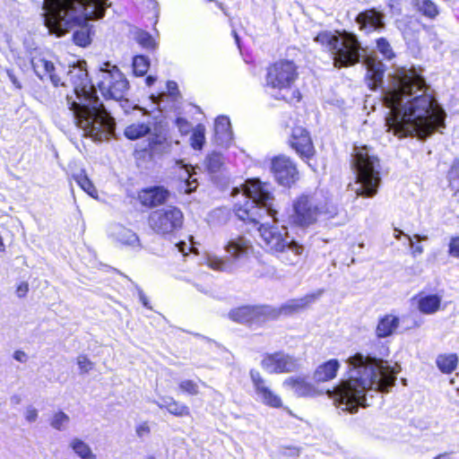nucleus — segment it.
<instances>
[{"label": "nucleus", "instance_id": "nucleus-43", "mask_svg": "<svg viewBox=\"0 0 459 459\" xmlns=\"http://www.w3.org/2000/svg\"><path fill=\"white\" fill-rule=\"evenodd\" d=\"M447 178L452 190L459 192V161H455L451 166Z\"/></svg>", "mask_w": 459, "mask_h": 459}, {"label": "nucleus", "instance_id": "nucleus-42", "mask_svg": "<svg viewBox=\"0 0 459 459\" xmlns=\"http://www.w3.org/2000/svg\"><path fill=\"white\" fill-rule=\"evenodd\" d=\"M204 127L202 125L197 126L191 135V146L195 150H201L205 142Z\"/></svg>", "mask_w": 459, "mask_h": 459}, {"label": "nucleus", "instance_id": "nucleus-24", "mask_svg": "<svg viewBox=\"0 0 459 459\" xmlns=\"http://www.w3.org/2000/svg\"><path fill=\"white\" fill-rule=\"evenodd\" d=\"M215 142L218 145L227 147L232 140L230 121L228 117L220 116L214 125Z\"/></svg>", "mask_w": 459, "mask_h": 459}, {"label": "nucleus", "instance_id": "nucleus-40", "mask_svg": "<svg viewBox=\"0 0 459 459\" xmlns=\"http://www.w3.org/2000/svg\"><path fill=\"white\" fill-rule=\"evenodd\" d=\"M132 66L136 76H143L150 67L149 58L142 55L135 56L133 59Z\"/></svg>", "mask_w": 459, "mask_h": 459}, {"label": "nucleus", "instance_id": "nucleus-3", "mask_svg": "<svg viewBox=\"0 0 459 459\" xmlns=\"http://www.w3.org/2000/svg\"><path fill=\"white\" fill-rule=\"evenodd\" d=\"M349 377L342 380L333 389L327 390L328 396L335 406L350 413L366 407L369 391L387 393L394 385L400 367L391 366L387 361L361 353H356L347 359Z\"/></svg>", "mask_w": 459, "mask_h": 459}, {"label": "nucleus", "instance_id": "nucleus-9", "mask_svg": "<svg viewBox=\"0 0 459 459\" xmlns=\"http://www.w3.org/2000/svg\"><path fill=\"white\" fill-rule=\"evenodd\" d=\"M299 76L297 66L292 61L281 60L267 70L265 91L275 100L290 101L299 99V92L293 89Z\"/></svg>", "mask_w": 459, "mask_h": 459}, {"label": "nucleus", "instance_id": "nucleus-12", "mask_svg": "<svg viewBox=\"0 0 459 459\" xmlns=\"http://www.w3.org/2000/svg\"><path fill=\"white\" fill-rule=\"evenodd\" d=\"M183 219V213L178 208L167 206L151 212L149 225L156 233L166 235L179 230Z\"/></svg>", "mask_w": 459, "mask_h": 459}, {"label": "nucleus", "instance_id": "nucleus-51", "mask_svg": "<svg viewBox=\"0 0 459 459\" xmlns=\"http://www.w3.org/2000/svg\"><path fill=\"white\" fill-rule=\"evenodd\" d=\"M38 418V411L34 407H28L25 411V419L29 422H34Z\"/></svg>", "mask_w": 459, "mask_h": 459}, {"label": "nucleus", "instance_id": "nucleus-29", "mask_svg": "<svg viewBox=\"0 0 459 459\" xmlns=\"http://www.w3.org/2000/svg\"><path fill=\"white\" fill-rule=\"evenodd\" d=\"M110 235L117 242L132 247L139 246L138 236L131 230L121 225H115L110 230Z\"/></svg>", "mask_w": 459, "mask_h": 459}, {"label": "nucleus", "instance_id": "nucleus-39", "mask_svg": "<svg viewBox=\"0 0 459 459\" xmlns=\"http://www.w3.org/2000/svg\"><path fill=\"white\" fill-rule=\"evenodd\" d=\"M417 9L429 18H435L438 14L437 5L430 0H414Z\"/></svg>", "mask_w": 459, "mask_h": 459}, {"label": "nucleus", "instance_id": "nucleus-48", "mask_svg": "<svg viewBox=\"0 0 459 459\" xmlns=\"http://www.w3.org/2000/svg\"><path fill=\"white\" fill-rule=\"evenodd\" d=\"M449 254L459 258V237L452 238L449 244Z\"/></svg>", "mask_w": 459, "mask_h": 459}, {"label": "nucleus", "instance_id": "nucleus-19", "mask_svg": "<svg viewBox=\"0 0 459 459\" xmlns=\"http://www.w3.org/2000/svg\"><path fill=\"white\" fill-rule=\"evenodd\" d=\"M356 22L360 30L367 32L380 30L385 28L384 14L376 9H369L359 13L356 17Z\"/></svg>", "mask_w": 459, "mask_h": 459}, {"label": "nucleus", "instance_id": "nucleus-57", "mask_svg": "<svg viewBox=\"0 0 459 459\" xmlns=\"http://www.w3.org/2000/svg\"><path fill=\"white\" fill-rule=\"evenodd\" d=\"M287 451H288V455H291V456H299V449H297L295 447L288 448Z\"/></svg>", "mask_w": 459, "mask_h": 459}, {"label": "nucleus", "instance_id": "nucleus-36", "mask_svg": "<svg viewBox=\"0 0 459 459\" xmlns=\"http://www.w3.org/2000/svg\"><path fill=\"white\" fill-rule=\"evenodd\" d=\"M164 98L169 99L171 100V104L163 105L166 108H178V105L181 100V94L179 92L178 83L174 81H169L167 82V91L164 92Z\"/></svg>", "mask_w": 459, "mask_h": 459}, {"label": "nucleus", "instance_id": "nucleus-7", "mask_svg": "<svg viewBox=\"0 0 459 459\" xmlns=\"http://www.w3.org/2000/svg\"><path fill=\"white\" fill-rule=\"evenodd\" d=\"M352 165L356 174V194L365 197L374 196L381 183L379 160L369 153L368 146H355Z\"/></svg>", "mask_w": 459, "mask_h": 459}, {"label": "nucleus", "instance_id": "nucleus-47", "mask_svg": "<svg viewBox=\"0 0 459 459\" xmlns=\"http://www.w3.org/2000/svg\"><path fill=\"white\" fill-rule=\"evenodd\" d=\"M77 364L82 373H88L93 368V363L84 355L77 358Z\"/></svg>", "mask_w": 459, "mask_h": 459}, {"label": "nucleus", "instance_id": "nucleus-38", "mask_svg": "<svg viewBox=\"0 0 459 459\" xmlns=\"http://www.w3.org/2000/svg\"><path fill=\"white\" fill-rule=\"evenodd\" d=\"M78 186L86 192L89 195L95 197L97 195V190L91 181L89 179L84 171H81L78 174L73 176Z\"/></svg>", "mask_w": 459, "mask_h": 459}, {"label": "nucleus", "instance_id": "nucleus-37", "mask_svg": "<svg viewBox=\"0 0 459 459\" xmlns=\"http://www.w3.org/2000/svg\"><path fill=\"white\" fill-rule=\"evenodd\" d=\"M402 235H403L407 238L409 246L411 248V252H412V255L414 256L422 254L423 247L421 246H420V245L415 246L414 243H413V239H415L417 241L426 240L427 239V236H420L419 234H415L411 238L409 235L403 234V232L401 230H398V229L394 230V236L395 238L400 239Z\"/></svg>", "mask_w": 459, "mask_h": 459}, {"label": "nucleus", "instance_id": "nucleus-61", "mask_svg": "<svg viewBox=\"0 0 459 459\" xmlns=\"http://www.w3.org/2000/svg\"><path fill=\"white\" fill-rule=\"evenodd\" d=\"M238 194H240V191L238 188L233 189V191H232L233 195H238Z\"/></svg>", "mask_w": 459, "mask_h": 459}, {"label": "nucleus", "instance_id": "nucleus-46", "mask_svg": "<svg viewBox=\"0 0 459 459\" xmlns=\"http://www.w3.org/2000/svg\"><path fill=\"white\" fill-rule=\"evenodd\" d=\"M152 102L158 106V108L160 111H169V110H174L178 108H172V107H163V105H169L171 104V100L169 99L164 98V92L159 94L158 96H152Z\"/></svg>", "mask_w": 459, "mask_h": 459}, {"label": "nucleus", "instance_id": "nucleus-20", "mask_svg": "<svg viewBox=\"0 0 459 459\" xmlns=\"http://www.w3.org/2000/svg\"><path fill=\"white\" fill-rule=\"evenodd\" d=\"M282 385L299 397H313L320 394L315 385L303 377H290L283 381Z\"/></svg>", "mask_w": 459, "mask_h": 459}, {"label": "nucleus", "instance_id": "nucleus-60", "mask_svg": "<svg viewBox=\"0 0 459 459\" xmlns=\"http://www.w3.org/2000/svg\"><path fill=\"white\" fill-rule=\"evenodd\" d=\"M233 34H234L235 41H236V43H237V45H238V48H240V45H239V38H238V34H237L235 31H233Z\"/></svg>", "mask_w": 459, "mask_h": 459}, {"label": "nucleus", "instance_id": "nucleus-23", "mask_svg": "<svg viewBox=\"0 0 459 459\" xmlns=\"http://www.w3.org/2000/svg\"><path fill=\"white\" fill-rule=\"evenodd\" d=\"M169 195V192L161 186H153L143 189L139 194L141 203L145 206H156L163 204Z\"/></svg>", "mask_w": 459, "mask_h": 459}, {"label": "nucleus", "instance_id": "nucleus-31", "mask_svg": "<svg viewBox=\"0 0 459 459\" xmlns=\"http://www.w3.org/2000/svg\"><path fill=\"white\" fill-rule=\"evenodd\" d=\"M458 356L455 353H443L437 355L436 365L444 374H450L455 370L458 365Z\"/></svg>", "mask_w": 459, "mask_h": 459}, {"label": "nucleus", "instance_id": "nucleus-26", "mask_svg": "<svg viewBox=\"0 0 459 459\" xmlns=\"http://www.w3.org/2000/svg\"><path fill=\"white\" fill-rule=\"evenodd\" d=\"M152 126L153 123L149 117L143 121H135L125 128L124 135L129 140L140 139L151 133Z\"/></svg>", "mask_w": 459, "mask_h": 459}, {"label": "nucleus", "instance_id": "nucleus-32", "mask_svg": "<svg viewBox=\"0 0 459 459\" xmlns=\"http://www.w3.org/2000/svg\"><path fill=\"white\" fill-rule=\"evenodd\" d=\"M69 446L81 459H96L91 446L79 437H74Z\"/></svg>", "mask_w": 459, "mask_h": 459}, {"label": "nucleus", "instance_id": "nucleus-18", "mask_svg": "<svg viewBox=\"0 0 459 459\" xmlns=\"http://www.w3.org/2000/svg\"><path fill=\"white\" fill-rule=\"evenodd\" d=\"M273 310L269 307L245 306L230 312V317L238 323L259 322L261 316H269Z\"/></svg>", "mask_w": 459, "mask_h": 459}, {"label": "nucleus", "instance_id": "nucleus-64", "mask_svg": "<svg viewBox=\"0 0 459 459\" xmlns=\"http://www.w3.org/2000/svg\"><path fill=\"white\" fill-rule=\"evenodd\" d=\"M218 5L220 6V8L222 10V4L221 3L218 4Z\"/></svg>", "mask_w": 459, "mask_h": 459}, {"label": "nucleus", "instance_id": "nucleus-59", "mask_svg": "<svg viewBox=\"0 0 459 459\" xmlns=\"http://www.w3.org/2000/svg\"><path fill=\"white\" fill-rule=\"evenodd\" d=\"M195 288H196L199 291H201V292H204V293H207V292H208V290H207L206 289H204L203 287H201V286H200V285H198V284H195Z\"/></svg>", "mask_w": 459, "mask_h": 459}, {"label": "nucleus", "instance_id": "nucleus-28", "mask_svg": "<svg viewBox=\"0 0 459 459\" xmlns=\"http://www.w3.org/2000/svg\"><path fill=\"white\" fill-rule=\"evenodd\" d=\"M340 368V363L333 359L319 365L314 372V379L316 382H326L333 379Z\"/></svg>", "mask_w": 459, "mask_h": 459}, {"label": "nucleus", "instance_id": "nucleus-34", "mask_svg": "<svg viewBox=\"0 0 459 459\" xmlns=\"http://www.w3.org/2000/svg\"><path fill=\"white\" fill-rule=\"evenodd\" d=\"M177 163L183 169V173L180 175V177L185 180V192H193L197 186V180L195 178H192L193 175L195 174L194 168L190 165L184 164L182 160L178 161Z\"/></svg>", "mask_w": 459, "mask_h": 459}, {"label": "nucleus", "instance_id": "nucleus-14", "mask_svg": "<svg viewBox=\"0 0 459 459\" xmlns=\"http://www.w3.org/2000/svg\"><path fill=\"white\" fill-rule=\"evenodd\" d=\"M250 378L254 386L256 401L272 408L282 406L281 398L270 387L268 382L255 369L250 370Z\"/></svg>", "mask_w": 459, "mask_h": 459}, {"label": "nucleus", "instance_id": "nucleus-45", "mask_svg": "<svg viewBox=\"0 0 459 459\" xmlns=\"http://www.w3.org/2000/svg\"><path fill=\"white\" fill-rule=\"evenodd\" d=\"M178 387L181 392L188 394L190 395H196L199 394V386L197 383L190 379H185L180 381Z\"/></svg>", "mask_w": 459, "mask_h": 459}, {"label": "nucleus", "instance_id": "nucleus-55", "mask_svg": "<svg viewBox=\"0 0 459 459\" xmlns=\"http://www.w3.org/2000/svg\"><path fill=\"white\" fill-rule=\"evenodd\" d=\"M139 299L141 300V302L143 303V305L146 307H149V303H148V299L147 297L143 294V291H140L139 292Z\"/></svg>", "mask_w": 459, "mask_h": 459}, {"label": "nucleus", "instance_id": "nucleus-15", "mask_svg": "<svg viewBox=\"0 0 459 459\" xmlns=\"http://www.w3.org/2000/svg\"><path fill=\"white\" fill-rule=\"evenodd\" d=\"M271 170L276 181L285 186L294 184L299 178V171L293 161L284 155L274 157L271 162Z\"/></svg>", "mask_w": 459, "mask_h": 459}, {"label": "nucleus", "instance_id": "nucleus-16", "mask_svg": "<svg viewBox=\"0 0 459 459\" xmlns=\"http://www.w3.org/2000/svg\"><path fill=\"white\" fill-rule=\"evenodd\" d=\"M290 145L303 160L309 159L314 155L315 150L307 131L301 126H295L292 129Z\"/></svg>", "mask_w": 459, "mask_h": 459}, {"label": "nucleus", "instance_id": "nucleus-6", "mask_svg": "<svg viewBox=\"0 0 459 459\" xmlns=\"http://www.w3.org/2000/svg\"><path fill=\"white\" fill-rule=\"evenodd\" d=\"M338 213L337 206L323 192L299 196L293 203V213L289 215L290 224L308 227L318 220H329Z\"/></svg>", "mask_w": 459, "mask_h": 459}, {"label": "nucleus", "instance_id": "nucleus-44", "mask_svg": "<svg viewBox=\"0 0 459 459\" xmlns=\"http://www.w3.org/2000/svg\"><path fill=\"white\" fill-rule=\"evenodd\" d=\"M377 48L385 58L390 60L394 56V53L389 42L385 38H379L377 40Z\"/></svg>", "mask_w": 459, "mask_h": 459}, {"label": "nucleus", "instance_id": "nucleus-4", "mask_svg": "<svg viewBox=\"0 0 459 459\" xmlns=\"http://www.w3.org/2000/svg\"><path fill=\"white\" fill-rule=\"evenodd\" d=\"M75 100L67 96V105L76 126L85 136L102 142L109 139L115 131V121L96 94L88 78L86 63L73 66L67 74Z\"/></svg>", "mask_w": 459, "mask_h": 459}, {"label": "nucleus", "instance_id": "nucleus-1", "mask_svg": "<svg viewBox=\"0 0 459 459\" xmlns=\"http://www.w3.org/2000/svg\"><path fill=\"white\" fill-rule=\"evenodd\" d=\"M383 101L389 109L385 126L394 135L424 139L445 127V110L414 67H402L394 73L383 91Z\"/></svg>", "mask_w": 459, "mask_h": 459}, {"label": "nucleus", "instance_id": "nucleus-21", "mask_svg": "<svg viewBox=\"0 0 459 459\" xmlns=\"http://www.w3.org/2000/svg\"><path fill=\"white\" fill-rule=\"evenodd\" d=\"M323 293L322 290L315 293L307 294L299 299H290L285 302L279 309L280 315L290 316L302 311L310 304L314 303Z\"/></svg>", "mask_w": 459, "mask_h": 459}, {"label": "nucleus", "instance_id": "nucleus-54", "mask_svg": "<svg viewBox=\"0 0 459 459\" xmlns=\"http://www.w3.org/2000/svg\"><path fill=\"white\" fill-rule=\"evenodd\" d=\"M7 75H8V78L10 79V81L12 82V83L16 88H18V89L22 88L21 83L19 82V81L17 80L16 76L13 74V73L12 71H7Z\"/></svg>", "mask_w": 459, "mask_h": 459}, {"label": "nucleus", "instance_id": "nucleus-53", "mask_svg": "<svg viewBox=\"0 0 459 459\" xmlns=\"http://www.w3.org/2000/svg\"><path fill=\"white\" fill-rule=\"evenodd\" d=\"M13 358L20 362H25L27 360V354L22 351H16L13 353Z\"/></svg>", "mask_w": 459, "mask_h": 459}, {"label": "nucleus", "instance_id": "nucleus-22", "mask_svg": "<svg viewBox=\"0 0 459 459\" xmlns=\"http://www.w3.org/2000/svg\"><path fill=\"white\" fill-rule=\"evenodd\" d=\"M413 299L421 314L433 315L440 309L442 297L438 294L420 293Z\"/></svg>", "mask_w": 459, "mask_h": 459}, {"label": "nucleus", "instance_id": "nucleus-17", "mask_svg": "<svg viewBox=\"0 0 459 459\" xmlns=\"http://www.w3.org/2000/svg\"><path fill=\"white\" fill-rule=\"evenodd\" d=\"M31 66L36 75L41 79H49L54 86H65L66 82H61L60 78L55 74L54 64L41 55H34L30 59Z\"/></svg>", "mask_w": 459, "mask_h": 459}, {"label": "nucleus", "instance_id": "nucleus-10", "mask_svg": "<svg viewBox=\"0 0 459 459\" xmlns=\"http://www.w3.org/2000/svg\"><path fill=\"white\" fill-rule=\"evenodd\" d=\"M251 241L244 236L230 238L224 246L228 257H221L212 253H207L204 264L212 270L230 273L235 270L237 261L243 259L252 251Z\"/></svg>", "mask_w": 459, "mask_h": 459}, {"label": "nucleus", "instance_id": "nucleus-33", "mask_svg": "<svg viewBox=\"0 0 459 459\" xmlns=\"http://www.w3.org/2000/svg\"><path fill=\"white\" fill-rule=\"evenodd\" d=\"M130 34L133 39H134L141 47L144 48L151 49L154 48L156 46L152 36L143 30L134 28L130 30Z\"/></svg>", "mask_w": 459, "mask_h": 459}, {"label": "nucleus", "instance_id": "nucleus-11", "mask_svg": "<svg viewBox=\"0 0 459 459\" xmlns=\"http://www.w3.org/2000/svg\"><path fill=\"white\" fill-rule=\"evenodd\" d=\"M96 82L100 91L106 99L122 100L129 90V82L125 74L108 62L104 63L100 68Z\"/></svg>", "mask_w": 459, "mask_h": 459}, {"label": "nucleus", "instance_id": "nucleus-50", "mask_svg": "<svg viewBox=\"0 0 459 459\" xmlns=\"http://www.w3.org/2000/svg\"><path fill=\"white\" fill-rule=\"evenodd\" d=\"M29 291V284L26 281H22L18 284L15 293L19 298H24Z\"/></svg>", "mask_w": 459, "mask_h": 459}, {"label": "nucleus", "instance_id": "nucleus-25", "mask_svg": "<svg viewBox=\"0 0 459 459\" xmlns=\"http://www.w3.org/2000/svg\"><path fill=\"white\" fill-rule=\"evenodd\" d=\"M365 63L367 65L368 76L369 78L368 86L372 90H375L383 82L385 65L381 61L369 57L365 59Z\"/></svg>", "mask_w": 459, "mask_h": 459}, {"label": "nucleus", "instance_id": "nucleus-8", "mask_svg": "<svg viewBox=\"0 0 459 459\" xmlns=\"http://www.w3.org/2000/svg\"><path fill=\"white\" fill-rule=\"evenodd\" d=\"M315 41L330 51L335 67L351 66L360 60L363 49L357 37L352 33L344 32L336 35L323 31L315 38Z\"/></svg>", "mask_w": 459, "mask_h": 459}, {"label": "nucleus", "instance_id": "nucleus-27", "mask_svg": "<svg viewBox=\"0 0 459 459\" xmlns=\"http://www.w3.org/2000/svg\"><path fill=\"white\" fill-rule=\"evenodd\" d=\"M400 324L399 317L389 314L379 318L376 327V335L377 338H386L391 336L398 328Z\"/></svg>", "mask_w": 459, "mask_h": 459}, {"label": "nucleus", "instance_id": "nucleus-52", "mask_svg": "<svg viewBox=\"0 0 459 459\" xmlns=\"http://www.w3.org/2000/svg\"><path fill=\"white\" fill-rule=\"evenodd\" d=\"M176 247H178V250L184 255H187L192 249V247L185 242H179L176 245Z\"/></svg>", "mask_w": 459, "mask_h": 459}, {"label": "nucleus", "instance_id": "nucleus-30", "mask_svg": "<svg viewBox=\"0 0 459 459\" xmlns=\"http://www.w3.org/2000/svg\"><path fill=\"white\" fill-rule=\"evenodd\" d=\"M160 409H166L169 413L178 416H188L190 414L189 408L184 403H180L172 397H164L160 401L156 402Z\"/></svg>", "mask_w": 459, "mask_h": 459}, {"label": "nucleus", "instance_id": "nucleus-13", "mask_svg": "<svg viewBox=\"0 0 459 459\" xmlns=\"http://www.w3.org/2000/svg\"><path fill=\"white\" fill-rule=\"evenodd\" d=\"M261 367L270 374H281L297 370L299 363L296 358L279 351L265 355L261 361Z\"/></svg>", "mask_w": 459, "mask_h": 459}, {"label": "nucleus", "instance_id": "nucleus-58", "mask_svg": "<svg viewBox=\"0 0 459 459\" xmlns=\"http://www.w3.org/2000/svg\"><path fill=\"white\" fill-rule=\"evenodd\" d=\"M176 122L179 127H181L183 125L186 124V120H185L184 118H177Z\"/></svg>", "mask_w": 459, "mask_h": 459}, {"label": "nucleus", "instance_id": "nucleus-35", "mask_svg": "<svg viewBox=\"0 0 459 459\" xmlns=\"http://www.w3.org/2000/svg\"><path fill=\"white\" fill-rule=\"evenodd\" d=\"M48 423L52 429L65 431L70 423V417L63 411H56L50 416Z\"/></svg>", "mask_w": 459, "mask_h": 459}, {"label": "nucleus", "instance_id": "nucleus-41", "mask_svg": "<svg viewBox=\"0 0 459 459\" xmlns=\"http://www.w3.org/2000/svg\"><path fill=\"white\" fill-rule=\"evenodd\" d=\"M223 163L224 159L222 155L215 152L210 153L205 160L206 168L211 173L218 172L223 166Z\"/></svg>", "mask_w": 459, "mask_h": 459}, {"label": "nucleus", "instance_id": "nucleus-5", "mask_svg": "<svg viewBox=\"0 0 459 459\" xmlns=\"http://www.w3.org/2000/svg\"><path fill=\"white\" fill-rule=\"evenodd\" d=\"M108 0H44L43 21L49 33L57 37L65 35L74 25L80 28L74 31V42L80 47L91 43V29L83 25L89 20L104 17Z\"/></svg>", "mask_w": 459, "mask_h": 459}, {"label": "nucleus", "instance_id": "nucleus-62", "mask_svg": "<svg viewBox=\"0 0 459 459\" xmlns=\"http://www.w3.org/2000/svg\"><path fill=\"white\" fill-rule=\"evenodd\" d=\"M138 109H139L140 111H143V115H144V116H145V115H148V112H147L145 109H143V108H138Z\"/></svg>", "mask_w": 459, "mask_h": 459}, {"label": "nucleus", "instance_id": "nucleus-56", "mask_svg": "<svg viewBox=\"0 0 459 459\" xmlns=\"http://www.w3.org/2000/svg\"><path fill=\"white\" fill-rule=\"evenodd\" d=\"M156 80H157V78L155 76H152V75L147 76L145 79L146 85L152 86L156 82Z\"/></svg>", "mask_w": 459, "mask_h": 459}, {"label": "nucleus", "instance_id": "nucleus-2", "mask_svg": "<svg viewBox=\"0 0 459 459\" xmlns=\"http://www.w3.org/2000/svg\"><path fill=\"white\" fill-rule=\"evenodd\" d=\"M240 197L234 204L236 215L244 221L260 223V219L266 214L271 217L273 225L261 223L259 232L266 247L280 253V259L286 264L295 265L300 261L304 247L288 236L287 227L276 225L280 220L273 206V196L269 186L259 179H248L243 185Z\"/></svg>", "mask_w": 459, "mask_h": 459}, {"label": "nucleus", "instance_id": "nucleus-49", "mask_svg": "<svg viewBox=\"0 0 459 459\" xmlns=\"http://www.w3.org/2000/svg\"><path fill=\"white\" fill-rule=\"evenodd\" d=\"M135 432L139 437L143 438L150 434L151 429L148 423L144 421L137 425Z\"/></svg>", "mask_w": 459, "mask_h": 459}, {"label": "nucleus", "instance_id": "nucleus-63", "mask_svg": "<svg viewBox=\"0 0 459 459\" xmlns=\"http://www.w3.org/2000/svg\"><path fill=\"white\" fill-rule=\"evenodd\" d=\"M289 256L290 257H293V253L292 252H289Z\"/></svg>", "mask_w": 459, "mask_h": 459}]
</instances>
